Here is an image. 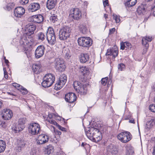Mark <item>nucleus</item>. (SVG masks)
I'll return each mask as SVG.
<instances>
[{"label": "nucleus", "mask_w": 155, "mask_h": 155, "mask_svg": "<svg viewBox=\"0 0 155 155\" xmlns=\"http://www.w3.org/2000/svg\"><path fill=\"white\" fill-rule=\"evenodd\" d=\"M87 137L95 142H98L102 139V135L99 130L96 127H90L85 130Z\"/></svg>", "instance_id": "nucleus-1"}, {"label": "nucleus", "mask_w": 155, "mask_h": 155, "mask_svg": "<svg viewBox=\"0 0 155 155\" xmlns=\"http://www.w3.org/2000/svg\"><path fill=\"white\" fill-rule=\"evenodd\" d=\"M46 38L48 43L51 45H54L56 42L55 35L53 29L49 27L47 29L46 33Z\"/></svg>", "instance_id": "nucleus-2"}, {"label": "nucleus", "mask_w": 155, "mask_h": 155, "mask_svg": "<svg viewBox=\"0 0 155 155\" xmlns=\"http://www.w3.org/2000/svg\"><path fill=\"white\" fill-rule=\"evenodd\" d=\"M78 45L83 47L89 48L92 44V39L89 37H81L78 40Z\"/></svg>", "instance_id": "nucleus-3"}, {"label": "nucleus", "mask_w": 155, "mask_h": 155, "mask_svg": "<svg viewBox=\"0 0 155 155\" xmlns=\"http://www.w3.org/2000/svg\"><path fill=\"white\" fill-rule=\"evenodd\" d=\"M71 31V30L70 27L65 26L60 30L59 34V38L61 40L66 39L69 36Z\"/></svg>", "instance_id": "nucleus-4"}, {"label": "nucleus", "mask_w": 155, "mask_h": 155, "mask_svg": "<svg viewBox=\"0 0 155 155\" xmlns=\"http://www.w3.org/2000/svg\"><path fill=\"white\" fill-rule=\"evenodd\" d=\"M118 139L122 143H126L130 141L132 136L128 131H124L119 134L117 136Z\"/></svg>", "instance_id": "nucleus-5"}, {"label": "nucleus", "mask_w": 155, "mask_h": 155, "mask_svg": "<svg viewBox=\"0 0 155 155\" xmlns=\"http://www.w3.org/2000/svg\"><path fill=\"white\" fill-rule=\"evenodd\" d=\"M73 86L74 89L77 92L81 95L86 94L87 93V87L79 82L75 81L74 82Z\"/></svg>", "instance_id": "nucleus-6"}, {"label": "nucleus", "mask_w": 155, "mask_h": 155, "mask_svg": "<svg viewBox=\"0 0 155 155\" xmlns=\"http://www.w3.org/2000/svg\"><path fill=\"white\" fill-rule=\"evenodd\" d=\"M28 130L29 133L31 134L37 135L41 130L40 125L37 123H31L28 127Z\"/></svg>", "instance_id": "nucleus-7"}, {"label": "nucleus", "mask_w": 155, "mask_h": 155, "mask_svg": "<svg viewBox=\"0 0 155 155\" xmlns=\"http://www.w3.org/2000/svg\"><path fill=\"white\" fill-rule=\"evenodd\" d=\"M67 78L65 74H62L60 77L59 80L55 84L54 89L58 90L60 89L66 82Z\"/></svg>", "instance_id": "nucleus-8"}, {"label": "nucleus", "mask_w": 155, "mask_h": 155, "mask_svg": "<svg viewBox=\"0 0 155 155\" xmlns=\"http://www.w3.org/2000/svg\"><path fill=\"white\" fill-rule=\"evenodd\" d=\"M26 121L25 118H21L18 120V124H16L13 128L15 133H18L24 129L25 127V124Z\"/></svg>", "instance_id": "nucleus-9"}, {"label": "nucleus", "mask_w": 155, "mask_h": 155, "mask_svg": "<svg viewBox=\"0 0 155 155\" xmlns=\"http://www.w3.org/2000/svg\"><path fill=\"white\" fill-rule=\"evenodd\" d=\"M57 59L55 64L57 70L60 72L64 71L66 67L63 60L62 59Z\"/></svg>", "instance_id": "nucleus-10"}, {"label": "nucleus", "mask_w": 155, "mask_h": 155, "mask_svg": "<svg viewBox=\"0 0 155 155\" xmlns=\"http://www.w3.org/2000/svg\"><path fill=\"white\" fill-rule=\"evenodd\" d=\"M71 15L74 19L78 20L82 17L81 13L80 10L78 8H73L71 11Z\"/></svg>", "instance_id": "nucleus-11"}, {"label": "nucleus", "mask_w": 155, "mask_h": 155, "mask_svg": "<svg viewBox=\"0 0 155 155\" xmlns=\"http://www.w3.org/2000/svg\"><path fill=\"white\" fill-rule=\"evenodd\" d=\"M25 144L26 142L23 139H18L15 143L16 150L18 152L21 151L24 148Z\"/></svg>", "instance_id": "nucleus-12"}, {"label": "nucleus", "mask_w": 155, "mask_h": 155, "mask_svg": "<svg viewBox=\"0 0 155 155\" xmlns=\"http://www.w3.org/2000/svg\"><path fill=\"white\" fill-rule=\"evenodd\" d=\"M2 117L5 120L10 119L13 116V113L12 110L9 109H5L2 111Z\"/></svg>", "instance_id": "nucleus-13"}, {"label": "nucleus", "mask_w": 155, "mask_h": 155, "mask_svg": "<svg viewBox=\"0 0 155 155\" xmlns=\"http://www.w3.org/2000/svg\"><path fill=\"white\" fill-rule=\"evenodd\" d=\"M49 140L48 136L45 134L39 135L37 139V142L38 144H42L47 142Z\"/></svg>", "instance_id": "nucleus-14"}, {"label": "nucleus", "mask_w": 155, "mask_h": 155, "mask_svg": "<svg viewBox=\"0 0 155 155\" xmlns=\"http://www.w3.org/2000/svg\"><path fill=\"white\" fill-rule=\"evenodd\" d=\"M35 29L36 26L35 25H28L26 26L25 33L30 36L31 35L34 34Z\"/></svg>", "instance_id": "nucleus-15"}, {"label": "nucleus", "mask_w": 155, "mask_h": 155, "mask_svg": "<svg viewBox=\"0 0 155 155\" xmlns=\"http://www.w3.org/2000/svg\"><path fill=\"white\" fill-rule=\"evenodd\" d=\"M45 49V48L43 45H40L38 46L35 52V57L36 58L41 57L44 54Z\"/></svg>", "instance_id": "nucleus-16"}, {"label": "nucleus", "mask_w": 155, "mask_h": 155, "mask_svg": "<svg viewBox=\"0 0 155 155\" xmlns=\"http://www.w3.org/2000/svg\"><path fill=\"white\" fill-rule=\"evenodd\" d=\"M25 13L24 8L22 7H18L15 8L14 10V14L17 18H21Z\"/></svg>", "instance_id": "nucleus-17"}, {"label": "nucleus", "mask_w": 155, "mask_h": 155, "mask_svg": "<svg viewBox=\"0 0 155 155\" xmlns=\"http://www.w3.org/2000/svg\"><path fill=\"white\" fill-rule=\"evenodd\" d=\"M76 99V96L75 94L73 93H69L65 95V100L67 102L73 103Z\"/></svg>", "instance_id": "nucleus-18"}, {"label": "nucleus", "mask_w": 155, "mask_h": 155, "mask_svg": "<svg viewBox=\"0 0 155 155\" xmlns=\"http://www.w3.org/2000/svg\"><path fill=\"white\" fill-rule=\"evenodd\" d=\"M30 37L25 34L24 33L21 38L20 43L25 48H26L27 45L29 43V41L28 38H29Z\"/></svg>", "instance_id": "nucleus-19"}, {"label": "nucleus", "mask_w": 155, "mask_h": 155, "mask_svg": "<svg viewBox=\"0 0 155 155\" xmlns=\"http://www.w3.org/2000/svg\"><path fill=\"white\" fill-rule=\"evenodd\" d=\"M118 51L117 48H112L107 50L106 54V55H110L112 56V58H115L118 55Z\"/></svg>", "instance_id": "nucleus-20"}, {"label": "nucleus", "mask_w": 155, "mask_h": 155, "mask_svg": "<svg viewBox=\"0 0 155 155\" xmlns=\"http://www.w3.org/2000/svg\"><path fill=\"white\" fill-rule=\"evenodd\" d=\"M107 150L110 152L112 154H116L118 153V150L117 147L113 144H110L107 147Z\"/></svg>", "instance_id": "nucleus-21"}, {"label": "nucleus", "mask_w": 155, "mask_h": 155, "mask_svg": "<svg viewBox=\"0 0 155 155\" xmlns=\"http://www.w3.org/2000/svg\"><path fill=\"white\" fill-rule=\"evenodd\" d=\"M40 7L39 4L37 3H33L28 6V10L30 12H34L38 10Z\"/></svg>", "instance_id": "nucleus-22"}, {"label": "nucleus", "mask_w": 155, "mask_h": 155, "mask_svg": "<svg viewBox=\"0 0 155 155\" xmlns=\"http://www.w3.org/2000/svg\"><path fill=\"white\" fill-rule=\"evenodd\" d=\"M147 5L143 4L138 6L137 9V13L140 15L143 14L145 12L147 8Z\"/></svg>", "instance_id": "nucleus-23"}, {"label": "nucleus", "mask_w": 155, "mask_h": 155, "mask_svg": "<svg viewBox=\"0 0 155 155\" xmlns=\"http://www.w3.org/2000/svg\"><path fill=\"white\" fill-rule=\"evenodd\" d=\"M78 28L80 31L83 34L86 33L88 31L86 22H81L79 24Z\"/></svg>", "instance_id": "nucleus-24"}, {"label": "nucleus", "mask_w": 155, "mask_h": 155, "mask_svg": "<svg viewBox=\"0 0 155 155\" xmlns=\"http://www.w3.org/2000/svg\"><path fill=\"white\" fill-rule=\"evenodd\" d=\"M152 39L151 37L147 36L143 37L142 39V43L143 45L145 46L146 49H147L149 47V44L147 42H150Z\"/></svg>", "instance_id": "nucleus-25"}, {"label": "nucleus", "mask_w": 155, "mask_h": 155, "mask_svg": "<svg viewBox=\"0 0 155 155\" xmlns=\"http://www.w3.org/2000/svg\"><path fill=\"white\" fill-rule=\"evenodd\" d=\"M41 65L38 62L33 64L32 69L35 73L38 74L41 71Z\"/></svg>", "instance_id": "nucleus-26"}, {"label": "nucleus", "mask_w": 155, "mask_h": 155, "mask_svg": "<svg viewBox=\"0 0 155 155\" xmlns=\"http://www.w3.org/2000/svg\"><path fill=\"white\" fill-rule=\"evenodd\" d=\"M33 20L34 22L38 23H41L44 20V17L41 15H38L33 16Z\"/></svg>", "instance_id": "nucleus-27"}, {"label": "nucleus", "mask_w": 155, "mask_h": 155, "mask_svg": "<svg viewBox=\"0 0 155 155\" xmlns=\"http://www.w3.org/2000/svg\"><path fill=\"white\" fill-rule=\"evenodd\" d=\"M48 81H49V84L51 85L54 83L55 79V77L53 74H48L45 75V76Z\"/></svg>", "instance_id": "nucleus-28"}, {"label": "nucleus", "mask_w": 155, "mask_h": 155, "mask_svg": "<svg viewBox=\"0 0 155 155\" xmlns=\"http://www.w3.org/2000/svg\"><path fill=\"white\" fill-rule=\"evenodd\" d=\"M55 2L54 0H48L47 2L46 6L49 10L53 8L55 6Z\"/></svg>", "instance_id": "nucleus-29"}, {"label": "nucleus", "mask_w": 155, "mask_h": 155, "mask_svg": "<svg viewBox=\"0 0 155 155\" xmlns=\"http://www.w3.org/2000/svg\"><path fill=\"white\" fill-rule=\"evenodd\" d=\"M126 1L125 6L130 7L134 6L136 4L137 0H126Z\"/></svg>", "instance_id": "nucleus-30"}, {"label": "nucleus", "mask_w": 155, "mask_h": 155, "mask_svg": "<svg viewBox=\"0 0 155 155\" xmlns=\"http://www.w3.org/2000/svg\"><path fill=\"white\" fill-rule=\"evenodd\" d=\"M155 124V119L154 118L148 121L146 124V127L147 129H150Z\"/></svg>", "instance_id": "nucleus-31"}, {"label": "nucleus", "mask_w": 155, "mask_h": 155, "mask_svg": "<svg viewBox=\"0 0 155 155\" xmlns=\"http://www.w3.org/2000/svg\"><path fill=\"white\" fill-rule=\"evenodd\" d=\"M6 148L5 142L2 140H0V153L4 152Z\"/></svg>", "instance_id": "nucleus-32"}, {"label": "nucleus", "mask_w": 155, "mask_h": 155, "mask_svg": "<svg viewBox=\"0 0 155 155\" xmlns=\"http://www.w3.org/2000/svg\"><path fill=\"white\" fill-rule=\"evenodd\" d=\"M45 152L49 155L53 153L54 151V147L51 145L49 144L45 147Z\"/></svg>", "instance_id": "nucleus-33"}, {"label": "nucleus", "mask_w": 155, "mask_h": 155, "mask_svg": "<svg viewBox=\"0 0 155 155\" xmlns=\"http://www.w3.org/2000/svg\"><path fill=\"white\" fill-rule=\"evenodd\" d=\"M46 78L44 77L43 78V81L41 83V85L42 86L44 87H48L51 86V85L49 84V82L48 81Z\"/></svg>", "instance_id": "nucleus-34"}, {"label": "nucleus", "mask_w": 155, "mask_h": 155, "mask_svg": "<svg viewBox=\"0 0 155 155\" xmlns=\"http://www.w3.org/2000/svg\"><path fill=\"white\" fill-rule=\"evenodd\" d=\"M37 36L39 40L43 41L45 39V35L42 32L39 33L37 35Z\"/></svg>", "instance_id": "nucleus-35"}, {"label": "nucleus", "mask_w": 155, "mask_h": 155, "mask_svg": "<svg viewBox=\"0 0 155 155\" xmlns=\"http://www.w3.org/2000/svg\"><path fill=\"white\" fill-rule=\"evenodd\" d=\"M126 150V155H134V151L131 148L127 147Z\"/></svg>", "instance_id": "nucleus-36"}, {"label": "nucleus", "mask_w": 155, "mask_h": 155, "mask_svg": "<svg viewBox=\"0 0 155 155\" xmlns=\"http://www.w3.org/2000/svg\"><path fill=\"white\" fill-rule=\"evenodd\" d=\"M125 69V66L123 63L119 64L118 65V69L119 71H124Z\"/></svg>", "instance_id": "nucleus-37"}, {"label": "nucleus", "mask_w": 155, "mask_h": 155, "mask_svg": "<svg viewBox=\"0 0 155 155\" xmlns=\"http://www.w3.org/2000/svg\"><path fill=\"white\" fill-rule=\"evenodd\" d=\"M151 15L155 17V6L152 8L151 9V12L150 13V15L147 18H146L144 19V20L147 21Z\"/></svg>", "instance_id": "nucleus-38"}, {"label": "nucleus", "mask_w": 155, "mask_h": 155, "mask_svg": "<svg viewBox=\"0 0 155 155\" xmlns=\"http://www.w3.org/2000/svg\"><path fill=\"white\" fill-rule=\"evenodd\" d=\"M79 71L80 72L83 73V74H86L88 72L87 68L85 67H82L80 68Z\"/></svg>", "instance_id": "nucleus-39"}, {"label": "nucleus", "mask_w": 155, "mask_h": 155, "mask_svg": "<svg viewBox=\"0 0 155 155\" xmlns=\"http://www.w3.org/2000/svg\"><path fill=\"white\" fill-rule=\"evenodd\" d=\"M113 18L115 20L116 23H118L120 21V16L116 14H113Z\"/></svg>", "instance_id": "nucleus-40"}, {"label": "nucleus", "mask_w": 155, "mask_h": 155, "mask_svg": "<svg viewBox=\"0 0 155 155\" xmlns=\"http://www.w3.org/2000/svg\"><path fill=\"white\" fill-rule=\"evenodd\" d=\"M50 20L51 22L54 23L58 20L57 16L52 15L50 18Z\"/></svg>", "instance_id": "nucleus-41"}, {"label": "nucleus", "mask_w": 155, "mask_h": 155, "mask_svg": "<svg viewBox=\"0 0 155 155\" xmlns=\"http://www.w3.org/2000/svg\"><path fill=\"white\" fill-rule=\"evenodd\" d=\"M80 58H90L89 54L87 53H82L80 54Z\"/></svg>", "instance_id": "nucleus-42"}, {"label": "nucleus", "mask_w": 155, "mask_h": 155, "mask_svg": "<svg viewBox=\"0 0 155 155\" xmlns=\"http://www.w3.org/2000/svg\"><path fill=\"white\" fill-rule=\"evenodd\" d=\"M19 90L20 91L22 94L23 95H25L27 94L28 93V91L27 90L26 88L23 87L22 86V88L20 89V90Z\"/></svg>", "instance_id": "nucleus-43"}, {"label": "nucleus", "mask_w": 155, "mask_h": 155, "mask_svg": "<svg viewBox=\"0 0 155 155\" xmlns=\"http://www.w3.org/2000/svg\"><path fill=\"white\" fill-rule=\"evenodd\" d=\"M13 86L18 90H20L22 88V86L16 83H14Z\"/></svg>", "instance_id": "nucleus-44"}, {"label": "nucleus", "mask_w": 155, "mask_h": 155, "mask_svg": "<svg viewBox=\"0 0 155 155\" xmlns=\"http://www.w3.org/2000/svg\"><path fill=\"white\" fill-rule=\"evenodd\" d=\"M108 78L106 77L103 78L101 80V83L104 86H105L107 82Z\"/></svg>", "instance_id": "nucleus-45"}, {"label": "nucleus", "mask_w": 155, "mask_h": 155, "mask_svg": "<svg viewBox=\"0 0 155 155\" xmlns=\"http://www.w3.org/2000/svg\"><path fill=\"white\" fill-rule=\"evenodd\" d=\"M149 109L151 111L155 112V104H150V105Z\"/></svg>", "instance_id": "nucleus-46"}, {"label": "nucleus", "mask_w": 155, "mask_h": 155, "mask_svg": "<svg viewBox=\"0 0 155 155\" xmlns=\"http://www.w3.org/2000/svg\"><path fill=\"white\" fill-rule=\"evenodd\" d=\"M47 121L50 124L54 125H57L58 124L56 122V121L54 120H53L52 119H47Z\"/></svg>", "instance_id": "nucleus-47"}, {"label": "nucleus", "mask_w": 155, "mask_h": 155, "mask_svg": "<svg viewBox=\"0 0 155 155\" xmlns=\"http://www.w3.org/2000/svg\"><path fill=\"white\" fill-rule=\"evenodd\" d=\"M64 52L65 53V57L68 58L71 57V56L70 55V51L68 50H65Z\"/></svg>", "instance_id": "nucleus-48"}, {"label": "nucleus", "mask_w": 155, "mask_h": 155, "mask_svg": "<svg viewBox=\"0 0 155 155\" xmlns=\"http://www.w3.org/2000/svg\"><path fill=\"white\" fill-rule=\"evenodd\" d=\"M3 69L4 72V77L5 78L7 79L8 78V74L6 68L5 67H4Z\"/></svg>", "instance_id": "nucleus-49"}, {"label": "nucleus", "mask_w": 155, "mask_h": 155, "mask_svg": "<svg viewBox=\"0 0 155 155\" xmlns=\"http://www.w3.org/2000/svg\"><path fill=\"white\" fill-rule=\"evenodd\" d=\"M52 127L53 128V129L54 130V131L55 133V134H57L58 135H60L61 134V131H59V130H55V128L53 126H52Z\"/></svg>", "instance_id": "nucleus-50"}, {"label": "nucleus", "mask_w": 155, "mask_h": 155, "mask_svg": "<svg viewBox=\"0 0 155 155\" xmlns=\"http://www.w3.org/2000/svg\"><path fill=\"white\" fill-rule=\"evenodd\" d=\"M56 126H57V127H58V128L60 130H61V131H66L65 128L62 127V126L58 124Z\"/></svg>", "instance_id": "nucleus-51"}, {"label": "nucleus", "mask_w": 155, "mask_h": 155, "mask_svg": "<svg viewBox=\"0 0 155 155\" xmlns=\"http://www.w3.org/2000/svg\"><path fill=\"white\" fill-rule=\"evenodd\" d=\"M54 115H55L54 119L59 120H61V117L60 116H59L58 114L55 113Z\"/></svg>", "instance_id": "nucleus-52"}, {"label": "nucleus", "mask_w": 155, "mask_h": 155, "mask_svg": "<svg viewBox=\"0 0 155 155\" xmlns=\"http://www.w3.org/2000/svg\"><path fill=\"white\" fill-rule=\"evenodd\" d=\"M55 113H50L49 114H48V117L49 118V119H52V118H54L55 115H55Z\"/></svg>", "instance_id": "nucleus-53"}, {"label": "nucleus", "mask_w": 155, "mask_h": 155, "mask_svg": "<svg viewBox=\"0 0 155 155\" xmlns=\"http://www.w3.org/2000/svg\"><path fill=\"white\" fill-rule=\"evenodd\" d=\"M124 43H125V45H126V48H131L132 47L130 43L129 42H125Z\"/></svg>", "instance_id": "nucleus-54"}, {"label": "nucleus", "mask_w": 155, "mask_h": 155, "mask_svg": "<svg viewBox=\"0 0 155 155\" xmlns=\"http://www.w3.org/2000/svg\"><path fill=\"white\" fill-rule=\"evenodd\" d=\"M28 2V0H20V3L22 5L27 4Z\"/></svg>", "instance_id": "nucleus-55"}, {"label": "nucleus", "mask_w": 155, "mask_h": 155, "mask_svg": "<svg viewBox=\"0 0 155 155\" xmlns=\"http://www.w3.org/2000/svg\"><path fill=\"white\" fill-rule=\"evenodd\" d=\"M125 47H126L125 43L124 42H122L120 43V49L122 50H124Z\"/></svg>", "instance_id": "nucleus-56"}, {"label": "nucleus", "mask_w": 155, "mask_h": 155, "mask_svg": "<svg viewBox=\"0 0 155 155\" xmlns=\"http://www.w3.org/2000/svg\"><path fill=\"white\" fill-rule=\"evenodd\" d=\"M25 53L26 55L27 58L31 57V54L30 52L29 51H26L25 52Z\"/></svg>", "instance_id": "nucleus-57"}, {"label": "nucleus", "mask_w": 155, "mask_h": 155, "mask_svg": "<svg viewBox=\"0 0 155 155\" xmlns=\"http://www.w3.org/2000/svg\"><path fill=\"white\" fill-rule=\"evenodd\" d=\"M115 28H112L110 29L109 30V34L110 35L114 33L115 31Z\"/></svg>", "instance_id": "nucleus-58"}, {"label": "nucleus", "mask_w": 155, "mask_h": 155, "mask_svg": "<svg viewBox=\"0 0 155 155\" xmlns=\"http://www.w3.org/2000/svg\"><path fill=\"white\" fill-rule=\"evenodd\" d=\"M1 125L2 127L5 128L6 127V123L5 121H2L1 124Z\"/></svg>", "instance_id": "nucleus-59"}, {"label": "nucleus", "mask_w": 155, "mask_h": 155, "mask_svg": "<svg viewBox=\"0 0 155 155\" xmlns=\"http://www.w3.org/2000/svg\"><path fill=\"white\" fill-rule=\"evenodd\" d=\"M80 62L82 63H84L87 61V59H80Z\"/></svg>", "instance_id": "nucleus-60"}, {"label": "nucleus", "mask_w": 155, "mask_h": 155, "mask_svg": "<svg viewBox=\"0 0 155 155\" xmlns=\"http://www.w3.org/2000/svg\"><path fill=\"white\" fill-rule=\"evenodd\" d=\"M103 4L104 7L108 5V3L107 0H105L103 2Z\"/></svg>", "instance_id": "nucleus-61"}, {"label": "nucleus", "mask_w": 155, "mask_h": 155, "mask_svg": "<svg viewBox=\"0 0 155 155\" xmlns=\"http://www.w3.org/2000/svg\"><path fill=\"white\" fill-rule=\"evenodd\" d=\"M5 60V63L6 64L7 67H8L9 66L8 63H9L8 61L6 59H4Z\"/></svg>", "instance_id": "nucleus-62"}, {"label": "nucleus", "mask_w": 155, "mask_h": 155, "mask_svg": "<svg viewBox=\"0 0 155 155\" xmlns=\"http://www.w3.org/2000/svg\"><path fill=\"white\" fill-rule=\"evenodd\" d=\"M54 155H64V153L62 152L57 153L56 154Z\"/></svg>", "instance_id": "nucleus-63"}, {"label": "nucleus", "mask_w": 155, "mask_h": 155, "mask_svg": "<svg viewBox=\"0 0 155 155\" xmlns=\"http://www.w3.org/2000/svg\"><path fill=\"white\" fill-rule=\"evenodd\" d=\"M129 122L131 123H133V124L135 123L134 120V119H132L131 120H130L129 121Z\"/></svg>", "instance_id": "nucleus-64"}]
</instances>
